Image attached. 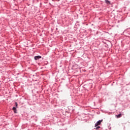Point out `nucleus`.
I'll return each mask as SVG.
<instances>
[{"label":"nucleus","instance_id":"nucleus-1","mask_svg":"<svg viewBox=\"0 0 130 130\" xmlns=\"http://www.w3.org/2000/svg\"><path fill=\"white\" fill-rule=\"evenodd\" d=\"M41 57H42L41 56L38 55V56H35V57H34V58H35V60H38V59L41 58Z\"/></svg>","mask_w":130,"mask_h":130},{"label":"nucleus","instance_id":"nucleus-2","mask_svg":"<svg viewBox=\"0 0 130 130\" xmlns=\"http://www.w3.org/2000/svg\"><path fill=\"white\" fill-rule=\"evenodd\" d=\"M14 113H17V107H13L12 108Z\"/></svg>","mask_w":130,"mask_h":130},{"label":"nucleus","instance_id":"nucleus-3","mask_svg":"<svg viewBox=\"0 0 130 130\" xmlns=\"http://www.w3.org/2000/svg\"><path fill=\"white\" fill-rule=\"evenodd\" d=\"M105 2L106 4H107V5H110V4H111L110 1H109V0H105Z\"/></svg>","mask_w":130,"mask_h":130},{"label":"nucleus","instance_id":"nucleus-4","mask_svg":"<svg viewBox=\"0 0 130 130\" xmlns=\"http://www.w3.org/2000/svg\"><path fill=\"white\" fill-rule=\"evenodd\" d=\"M102 121H103V119L100 120L96 122V123L99 124V125H100V124H101V122H102Z\"/></svg>","mask_w":130,"mask_h":130},{"label":"nucleus","instance_id":"nucleus-5","mask_svg":"<svg viewBox=\"0 0 130 130\" xmlns=\"http://www.w3.org/2000/svg\"><path fill=\"white\" fill-rule=\"evenodd\" d=\"M116 117H117V118H120V117H121V114H119L118 115H116Z\"/></svg>","mask_w":130,"mask_h":130},{"label":"nucleus","instance_id":"nucleus-6","mask_svg":"<svg viewBox=\"0 0 130 130\" xmlns=\"http://www.w3.org/2000/svg\"><path fill=\"white\" fill-rule=\"evenodd\" d=\"M96 129H99L100 128V126H98L95 128Z\"/></svg>","mask_w":130,"mask_h":130},{"label":"nucleus","instance_id":"nucleus-7","mask_svg":"<svg viewBox=\"0 0 130 130\" xmlns=\"http://www.w3.org/2000/svg\"><path fill=\"white\" fill-rule=\"evenodd\" d=\"M15 106L16 107H18V103L17 102H15Z\"/></svg>","mask_w":130,"mask_h":130},{"label":"nucleus","instance_id":"nucleus-8","mask_svg":"<svg viewBox=\"0 0 130 130\" xmlns=\"http://www.w3.org/2000/svg\"><path fill=\"white\" fill-rule=\"evenodd\" d=\"M129 29H127V30H124V33H126V32H128Z\"/></svg>","mask_w":130,"mask_h":130},{"label":"nucleus","instance_id":"nucleus-9","mask_svg":"<svg viewBox=\"0 0 130 130\" xmlns=\"http://www.w3.org/2000/svg\"><path fill=\"white\" fill-rule=\"evenodd\" d=\"M98 125H99L98 123H96L95 124V127L98 126Z\"/></svg>","mask_w":130,"mask_h":130},{"label":"nucleus","instance_id":"nucleus-10","mask_svg":"<svg viewBox=\"0 0 130 130\" xmlns=\"http://www.w3.org/2000/svg\"><path fill=\"white\" fill-rule=\"evenodd\" d=\"M128 34L129 35H130V32L128 33Z\"/></svg>","mask_w":130,"mask_h":130}]
</instances>
